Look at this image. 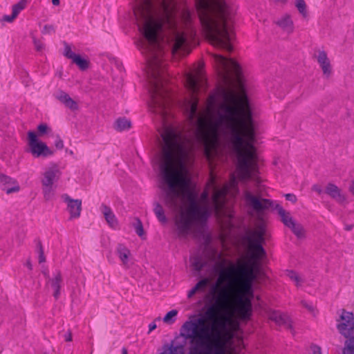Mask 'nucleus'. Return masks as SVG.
Wrapping results in <instances>:
<instances>
[{"label": "nucleus", "mask_w": 354, "mask_h": 354, "mask_svg": "<svg viewBox=\"0 0 354 354\" xmlns=\"http://www.w3.org/2000/svg\"><path fill=\"white\" fill-rule=\"evenodd\" d=\"M61 174V171L56 165L46 168L44 171L41 182L44 197L46 201L50 200L54 195L53 184L59 179Z\"/></svg>", "instance_id": "obj_7"}, {"label": "nucleus", "mask_w": 354, "mask_h": 354, "mask_svg": "<svg viewBox=\"0 0 354 354\" xmlns=\"http://www.w3.org/2000/svg\"><path fill=\"white\" fill-rule=\"evenodd\" d=\"M161 10L159 15L151 0H137L133 8L143 37L140 48L147 64H164L165 46L174 55H188L196 36L195 15L186 4L180 6L174 0H162Z\"/></svg>", "instance_id": "obj_3"}, {"label": "nucleus", "mask_w": 354, "mask_h": 354, "mask_svg": "<svg viewBox=\"0 0 354 354\" xmlns=\"http://www.w3.org/2000/svg\"><path fill=\"white\" fill-rule=\"evenodd\" d=\"M156 320L160 321V317H158L155 321H156Z\"/></svg>", "instance_id": "obj_62"}, {"label": "nucleus", "mask_w": 354, "mask_h": 354, "mask_svg": "<svg viewBox=\"0 0 354 354\" xmlns=\"http://www.w3.org/2000/svg\"><path fill=\"white\" fill-rule=\"evenodd\" d=\"M153 212L160 222L162 223H167V219L165 215V211L159 203H157L155 204Z\"/></svg>", "instance_id": "obj_30"}, {"label": "nucleus", "mask_w": 354, "mask_h": 354, "mask_svg": "<svg viewBox=\"0 0 354 354\" xmlns=\"http://www.w3.org/2000/svg\"><path fill=\"white\" fill-rule=\"evenodd\" d=\"M213 296L214 303L205 310L203 317L185 322L180 328V336L189 341V354H226V344L233 333L229 327L234 323L236 313L234 282H225Z\"/></svg>", "instance_id": "obj_4"}, {"label": "nucleus", "mask_w": 354, "mask_h": 354, "mask_svg": "<svg viewBox=\"0 0 354 354\" xmlns=\"http://www.w3.org/2000/svg\"><path fill=\"white\" fill-rule=\"evenodd\" d=\"M55 32V28L53 25H45L44 26L42 33L43 34H51Z\"/></svg>", "instance_id": "obj_45"}, {"label": "nucleus", "mask_w": 354, "mask_h": 354, "mask_svg": "<svg viewBox=\"0 0 354 354\" xmlns=\"http://www.w3.org/2000/svg\"><path fill=\"white\" fill-rule=\"evenodd\" d=\"M301 304L304 307H305L308 311L313 313L315 310V308L312 304H309L306 301H302Z\"/></svg>", "instance_id": "obj_47"}, {"label": "nucleus", "mask_w": 354, "mask_h": 354, "mask_svg": "<svg viewBox=\"0 0 354 354\" xmlns=\"http://www.w3.org/2000/svg\"><path fill=\"white\" fill-rule=\"evenodd\" d=\"M169 351L171 354H184V347L182 345L171 346Z\"/></svg>", "instance_id": "obj_41"}, {"label": "nucleus", "mask_w": 354, "mask_h": 354, "mask_svg": "<svg viewBox=\"0 0 354 354\" xmlns=\"http://www.w3.org/2000/svg\"><path fill=\"white\" fill-rule=\"evenodd\" d=\"M289 228L291 229L297 238L301 239L304 237L305 230L301 224L295 222Z\"/></svg>", "instance_id": "obj_31"}, {"label": "nucleus", "mask_w": 354, "mask_h": 354, "mask_svg": "<svg viewBox=\"0 0 354 354\" xmlns=\"http://www.w3.org/2000/svg\"><path fill=\"white\" fill-rule=\"evenodd\" d=\"M288 276L290 279L295 282L297 286L300 285L301 280L297 272L292 270L288 271Z\"/></svg>", "instance_id": "obj_40"}, {"label": "nucleus", "mask_w": 354, "mask_h": 354, "mask_svg": "<svg viewBox=\"0 0 354 354\" xmlns=\"http://www.w3.org/2000/svg\"><path fill=\"white\" fill-rule=\"evenodd\" d=\"M26 5V0H21L17 3L13 5L12 8V15H4L3 17V21L8 23L12 22L17 18L19 12L25 8Z\"/></svg>", "instance_id": "obj_24"}, {"label": "nucleus", "mask_w": 354, "mask_h": 354, "mask_svg": "<svg viewBox=\"0 0 354 354\" xmlns=\"http://www.w3.org/2000/svg\"><path fill=\"white\" fill-rule=\"evenodd\" d=\"M241 282V288L234 295L236 314L241 319H248L252 315V282L249 280Z\"/></svg>", "instance_id": "obj_6"}, {"label": "nucleus", "mask_w": 354, "mask_h": 354, "mask_svg": "<svg viewBox=\"0 0 354 354\" xmlns=\"http://www.w3.org/2000/svg\"><path fill=\"white\" fill-rule=\"evenodd\" d=\"M252 257L256 260L261 259L266 255V251L262 246L263 243L248 242Z\"/></svg>", "instance_id": "obj_28"}, {"label": "nucleus", "mask_w": 354, "mask_h": 354, "mask_svg": "<svg viewBox=\"0 0 354 354\" xmlns=\"http://www.w3.org/2000/svg\"><path fill=\"white\" fill-rule=\"evenodd\" d=\"M197 292L196 290H195L194 288H192L189 292H188V294H187V297L189 298H191L192 297H193L196 292Z\"/></svg>", "instance_id": "obj_54"}, {"label": "nucleus", "mask_w": 354, "mask_h": 354, "mask_svg": "<svg viewBox=\"0 0 354 354\" xmlns=\"http://www.w3.org/2000/svg\"><path fill=\"white\" fill-rule=\"evenodd\" d=\"M274 209L277 211L278 214L281 217V222L288 227L292 225L295 221L290 216L289 212L286 211L280 205H276Z\"/></svg>", "instance_id": "obj_27"}, {"label": "nucleus", "mask_w": 354, "mask_h": 354, "mask_svg": "<svg viewBox=\"0 0 354 354\" xmlns=\"http://www.w3.org/2000/svg\"><path fill=\"white\" fill-rule=\"evenodd\" d=\"M62 198L67 204V210L70 213V219L79 218L82 211V201L73 199L67 194H63Z\"/></svg>", "instance_id": "obj_14"}, {"label": "nucleus", "mask_w": 354, "mask_h": 354, "mask_svg": "<svg viewBox=\"0 0 354 354\" xmlns=\"http://www.w3.org/2000/svg\"><path fill=\"white\" fill-rule=\"evenodd\" d=\"M156 328V324L155 322L151 323L149 325V333H151L152 330H153Z\"/></svg>", "instance_id": "obj_55"}, {"label": "nucleus", "mask_w": 354, "mask_h": 354, "mask_svg": "<svg viewBox=\"0 0 354 354\" xmlns=\"http://www.w3.org/2000/svg\"><path fill=\"white\" fill-rule=\"evenodd\" d=\"M343 354H354V338H351L346 342Z\"/></svg>", "instance_id": "obj_36"}, {"label": "nucleus", "mask_w": 354, "mask_h": 354, "mask_svg": "<svg viewBox=\"0 0 354 354\" xmlns=\"http://www.w3.org/2000/svg\"><path fill=\"white\" fill-rule=\"evenodd\" d=\"M325 192L339 203L346 201V196L342 194L341 189L333 183H328L326 185Z\"/></svg>", "instance_id": "obj_21"}, {"label": "nucleus", "mask_w": 354, "mask_h": 354, "mask_svg": "<svg viewBox=\"0 0 354 354\" xmlns=\"http://www.w3.org/2000/svg\"><path fill=\"white\" fill-rule=\"evenodd\" d=\"M210 185L213 189L212 203L216 214L218 216L224 215L225 214L226 196L230 187L227 185H225L221 188L218 187L213 178L210 180Z\"/></svg>", "instance_id": "obj_8"}, {"label": "nucleus", "mask_w": 354, "mask_h": 354, "mask_svg": "<svg viewBox=\"0 0 354 354\" xmlns=\"http://www.w3.org/2000/svg\"><path fill=\"white\" fill-rule=\"evenodd\" d=\"M269 319L279 326H285L288 328H292L291 321L287 315L274 310L269 313Z\"/></svg>", "instance_id": "obj_19"}, {"label": "nucleus", "mask_w": 354, "mask_h": 354, "mask_svg": "<svg viewBox=\"0 0 354 354\" xmlns=\"http://www.w3.org/2000/svg\"><path fill=\"white\" fill-rule=\"evenodd\" d=\"M213 58L220 77L227 86H219L216 93L209 96L202 113L198 112V101L193 96L188 120L196 140L204 146L207 158H210L211 149L218 139L220 129L223 128L236 154L239 178L242 181L256 180V127L242 69L232 59L217 54H214Z\"/></svg>", "instance_id": "obj_1"}, {"label": "nucleus", "mask_w": 354, "mask_h": 354, "mask_svg": "<svg viewBox=\"0 0 354 354\" xmlns=\"http://www.w3.org/2000/svg\"><path fill=\"white\" fill-rule=\"evenodd\" d=\"M185 84L192 95L196 94L199 90L204 87L206 84V79L202 71L198 69L195 74L188 73L185 77Z\"/></svg>", "instance_id": "obj_12"}, {"label": "nucleus", "mask_w": 354, "mask_h": 354, "mask_svg": "<svg viewBox=\"0 0 354 354\" xmlns=\"http://www.w3.org/2000/svg\"><path fill=\"white\" fill-rule=\"evenodd\" d=\"M122 354H127V350L125 348H123L122 350Z\"/></svg>", "instance_id": "obj_60"}, {"label": "nucleus", "mask_w": 354, "mask_h": 354, "mask_svg": "<svg viewBox=\"0 0 354 354\" xmlns=\"http://www.w3.org/2000/svg\"><path fill=\"white\" fill-rule=\"evenodd\" d=\"M28 138L30 151L34 157H47L53 154V152L45 143L37 140V135L34 131H29Z\"/></svg>", "instance_id": "obj_9"}, {"label": "nucleus", "mask_w": 354, "mask_h": 354, "mask_svg": "<svg viewBox=\"0 0 354 354\" xmlns=\"http://www.w3.org/2000/svg\"><path fill=\"white\" fill-rule=\"evenodd\" d=\"M116 254L120 259L122 266L127 268H129L130 250L125 245L119 244L116 249Z\"/></svg>", "instance_id": "obj_23"}, {"label": "nucleus", "mask_w": 354, "mask_h": 354, "mask_svg": "<svg viewBox=\"0 0 354 354\" xmlns=\"http://www.w3.org/2000/svg\"><path fill=\"white\" fill-rule=\"evenodd\" d=\"M348 189H349L350 192L354 196V180H351Z\"/></svg>", "instance_id": "obj_53"}, {"label": "nucleus", "mask_w": 354, "mask_h": 354, "mask_svg": "<svg viewBox=\"0 0 354 354\" xmlns=\"http://www.w3.org/2000/svg\"><path fill=\"white\" fill-rule=\"evenodd\" d=\"M114 127L119 131H124L131 127V122L125 118H120L115 121Z\"/></svg>", "instance_id": "obj_29"}, {"label": "nucleus", "mask_w": 354, "mask_h": 354, "mask_svg": "<svg viewBox=\"0 0 354 354\" xmlns=\"http://www.w3.org/2000/svg\"><path fill=\"white\" fill-rule=\"evenodd\" d=\"M25 266L30 270H31L32 269V263L30 262V261L28 259L27 260V261L25 263Z\"/></svg>", "instance_id": "obj_56"}, {"label": "nucleus", "mask_w": 354, "mask_h": 354, "mask_svg": "<svg viewBox=\"0 0 354 354\" xmlns=\"http://www.w3.org/2000/svg\"><path fill=\"white\" fill-rule=\"evenodd\" d=\"M163 144L159 167L165 192V205L174 212L178 237L185 238L194 225L204 223L209 216L207 191L201 195L189 190V180L183 174L189 158L192 143L171 126L164 124L161 133Z\"/></svg>", "instance_id": "obj_2"}, {"label": "nucleus", "mask_w": 354, "mask_h": 354, "mask_svg": "<svg viewBox=\"0 0 354 354\" xmlns=\"http://www.w3.org/2000/svg\"><path fill=\"white\" fill-rule=\"evenodd\" d=\"M243 196L247 205L258 213L262 212L272 206V201L254 196L249 190H245Z\"/></svg>", "instance_id": "obj_10"}, {"label": "nucleus", "mask_w": 354, "mask_h": 354, "mask_svg": "<svg viewBox=\"0 0 354 354\" xmlns=\"http://www.w3.org/2000/svg\"><path fill=\"white\" fill-rule=\"evenodd\" d=\"M133 226H134L136 234L140 237H143V236L145 235V232H144L142 223L139 218H136V223L133 224Z\"/></svg>", "instance_id": "obj_35"}, {"label": "nucleus", "mask_w": 354, "mask_h": 354, "mask_svg": "<svg viewBox=\"0 0 354 354\" xmlns=\"http://www.w3.org/2000/svg\"><path fill=\"white\" fill-rule=\"evenodd\" d=\"M295 6L303 17L307 16L306 4L304 0H295Z\"/></svg>", "instance_id": "obj_33"}, {"label": "nucleus", "mask_w": 354, "mask_h": 354, "mask_svg": "<svg viewBox=\"0 0 354 354\" xmlns=\"http://www.w3.org/2000/svg\"><path fill=\"white\" fill-rule=\"evenodd\" d=\"M250 267L251 265L248 263H241L238 266H234V270L232 271V280L230 282L235 283L238 279L242 281Z\"/></svg>", "instance_id": "obj_22"}, {"label": "nucleus", "mask_w": 354, "mask_h": 354, "mask_svg": "<svg viewBox=\"0 0 354 354\" xmlns=\"http://www.w3.org/2000/svg\"><path fill=\"white\" fill-rule=\"evenodd\" d=\"M256 278V275L254 272V269L252 266H251L250 268L249 269L248 272H247L245 277L243 278V280H249L250 281L252 282Z\"/></svg>", "instance_id": "obj_42"}, {"label": "nucleus", "mask_w": 354, "mask_h": 354, "mask_svg": "<svg viewBox=\"0 0 354 354\" xmlns=\"http://www.w3.org/2000/svg\"><path fill=\"white\" fill-rule=\"evenodd\" d=\"M317 61L321 67L323 74L326 77H329L332 73V66L324 50H319L317 55Z\"/></svg>", "instance_id": "obj_16"}, {"label": "nucleus", "mask_w": 354, "mask_h": 354, "mask_svg": "<svg viewBox=\"0 0 354 354\" xmlns=\"http://www.w3.org/2000/svg\"><path fill=\"white\" fill-rule=\"evenodd\" d=\"M198 19L207 39L214 46L231 52L236 8L226 0H194Z\"/></svg>", "instance_id": "obj_5"}, {"label": "nucleus", "mask_w": 354, "mask_h": 354, "mask_svg": "<svg viewBox=\"0 0 354 354\" xmlns=\"http://www.w3.org/2000/svg\"><path fill=\"white\" fill-rule=\"evenodd\" d=\"M178 314V311L176 310H171L168 312L166 315L163 317V322L167 324H172L174 322V319L172 318L175 317Z\"/></svg>", "instance_id": "obj_37"}, {"label": "nucleus", "mask_w": 354, "mask_h": 354, "mask_svg": "<svg viewBox=\"0 0 354 354\" xmlns=\"http://www.w3.org/2000/svg\"><path fill=\"white\" fill-rule=\"evenodd\" d=\"M0 185L8 194L17 192L20 189V187L15 179L1 173H0Z\"/></svg>", "instance_id": "obj_15"}, {"label": "nucleus", "mask_w": 354, "mask_h": 354, "mask_svg": "<svg viewBox=\"0 0 354 354\" xmlns=\"http://www.w3.org/2000/svg\"><path fill=\"white\" fill-rule=\"evenodd\" d=\"M55 145L56 148L59 149H62L64 148V142L59 136H57L56 138Z\"/></svg>", "instance_id": "obj_46"}, {"label": "nucleus", "mask_w": 354, "mask_h": 354, "mask_svg": "<svg viewBox=\"0 0 354 354\" xmlns=\"http://www.w3.org/2000/svg\"><path fill=\"white\" fill-rule=\"evenodd\" d=\"M64 339L66 342H71L72 341V333L70 330H68L66 333L64 335Z\"/></svg>", "instance_id": "obj_51"}, {"label": "nucleus", "mask_w": 354, "mask_h": 354, "mask_svg": "<svg viewBox=\"0 0 354 354\" xmlns=\"http://www.w3.org/2000/svg\"><path fill=\"white\" fill-rule=\"evenodd\" d=\"M64 55L67 58L71 59H74V57L77 55L76 54H75L71 50V48L70 46L68 44H66V43H64Z\"/></svg>", "instance_id": "obj_39"}, {"label": "nucleus", "mask_w": 354, "mask_h": 354, "mask_svg": "<svg viewBox=\"0 0 354 354\" xmlns=\"http://www.w3.org/2000/svg\"><path fill=\"white\" fill-rule=\"evenodd\" d=\"M52 3L54 6H59L60 3L59 0H52Z\"/></svg>", "instance_id": "obj_57"}, {"label": "nucleus", "mask_w": 354, "mask_h": 354, "mask_svg": "<svg viewBox=\"0 0 354 354\" xmlns=\"http://www.w3.org/2000/svg\"><path fill=\"white\" fill-rule=\"evenodd\" d=\"M309 354H322L321 348L316 345L311 346Z\"/></svg>", "instance_id": "obj_48"}, {"label": "nucleus", "mask_w": 354, "mask_h": 354, "mask_svg": "<svg viewBox=\"0 0 354 354\" xmlns=\"http://www.w3.org/2000/svg\"><path fill=\"white\" fill-rule=\"evenodd\" d=\"M339 333L346 337H350L354 330V317L351 313L343 310L340 323L337 325Z\"/></svg>", "instance_id": "obj_13"}, {"label": "nucleus", "mask_w": 354, "mask_h": 354, "mask_svg": "<svg viewBox=\"0 0 354 354\" xmlns=\"http://www.w3.org/2000/svg\"><path fill=\"white\" fill-rule=\"evenodd\" d=\"M227 261L221 259L216 261L214 266V270L218 274L216 285H223L225 282H230L232 280V271L234 270V265L231 264L226 268Z\"/></svg>", "instance_id": "obj_11"}, {"label": "nucleus", "mask_w": 354, "mask_h": 354, "mask_svg": "<svg viewBox=\"0 0 354 354\" xmlns=\"http://www.w3.org/2000/svg\"><path fill=\"white\" fill-rule=\"evenodd\" d=\"M37 130L39 134L43 135L48 132V127L46 124H40L37 127Z\"/></svg>", "instance_id": "obj_44"}, {"label": "nucleus", "mask_w": 354, "mask_h": 354, "mask_svg": "<svg viewBox=\"0 0 354 354\" xmlns=\"http://www.w3.org/2000/svg\"><path fill=\"white\" fill-rule=\"evenodd\" d=\"M232 178H233L232 179V183L234 184V183H235V178H234V176H232Z\"/></svg>", "instance_id": "obj_61"}, {"label": "nucleus", "mask_w": 354, "mask_h": 354, "mask_svg": "<svg viewBox=\"0 0 354 354\" xmlns=\"http://www.w3.org/2000/svg\"><path fill=\"white\" fill-rule=\"evenodd\" d=\"M100 209L109 225L113 228L118 227L117 218L111 209L104 204L101 205Z\"/></svg>", "instance_id": "obj_25"}, {"label": "nucleus", "mask_w": 354, "mask_h": 354, "mask_svg": "<svg viewBox=\"0 0 354 354\" xmlns=\"http://www.w3.org/2000/svg\"><path fill=\"white\" fill-rule=\"evenodd\" d=\"M209 279L207 278L200 280L194 287L197 291H203L209 283Z\"/></svg>", "instance_id": "obj_38"}, {"label": "nucleus", "mask_w": 354, "mask_h": 354, "mask_svg": "<svg viewBox=\"0 0 354 354\" xmlns=\"http://www.w3.org/2000/svg\"><path fill=\"white\" fill-rule=\"evenodd\" d=\"M192 264L196 271L200 272L205 266L206 262L203 261L201 258L196 257L194 259Z\"/></svg>", "instance_id": "obj_34"}, {"label": "nucleus", "mask_w": 354, "mask_h": 354, "mask_svg": "<svg viewBox=\"0 0 354 354\" xmlns=\"http://www.w3.org/2000/svg\"><path fill=\"white\" fill-rule=\"evenodd\" d=\"M312 189L316 192H317L319 194H322L323 190L321 187L320 185H314L313 187H312Z\"/></svg>", "instance_id": "obj_52"}, {"label": "nucleus", "mask_w": 354, "mask_h": 354, "mask_svg": "<svg viewBox=\"0 0 354 354\" xmlns=\"http://www.w3.org/2000/svg\"><path fill=\"white\" fill-rule=\"evenodd\" d=\"M286 199L290 201L292 203H295L297 201V197L295 195L292 194H286L285 195Z\"/></svg>", "instance_id": "obj_50"}, {"label": "nucleus", "mask_w": 354, "mask_h": 354, "mask_svg": "<svg viewBox=\"0 0 354 354\" xmlns=\"http://www.w3.org/2000/svg\"><path fill=\"white\" fill-rule=\"evenodd\" d=\"M72 61L78 66L81 70H85L88 67V62L86 59L82 58L79 55H77Z\"/></svg>", "instance_id": "obj_32"}, {"label": "nucleus", "mask_w": 354, "mask_h": 354, "mask_svg": "<svg viewBox=\"0 0 354 354\" xmlns=\"http://www.w3.org/2000/svg\"><path fill=\"white\" fill-rule=\"evenodd\" d=\"M62 276L59 270H56L52 278H49L47 284H49L53 290V296L57 299L60 295V289L62 283Z\"/></svg>", "instance_id": "obj_17"}, {"label": "nucleus", "mask_w": 354, "mask_h": 354, "mask_svg": "<svg viewBox=\"0 0 354 354\" xmlns=\"http://www.w3.org/2000/svg\"><path fill=\"white\" fill-rule=\"evenodd\" d=\"M33 43L37 50L40 51L43 49V44L41 41L34 38Z\"/></svg>", "instance_id": "obj_49"}, {"label": "nucleus", "mask_w": 354, "mask_h": 354, "mask_svg": "<svg viewBox=\"0 0 354 354\" xmlns=\"http://www.w3.org/2000/svg\"><path fill=\"white\" fill-rule=\"evenodd\" d=\"M39 247V263H41L46 261V258L44 256V250L42 248V245L41 243H39L38 244Z\"/></svg>", "instance_id": "obj_43"}, {"label": "nucleus", "mask_w": 354, "mask_h": 354, "mask_svg": "<svg viewBox=\"0 0 354 354\" xmlns=\"http://www.w3.org/2000/svg\"><path fill=\"white\" fill-rule=\"evenodd\" d=\"M353 229V225H346L345 227V230H347V231H350Z\"/></svg>", "instance_id": "obj_58"}, {"label": "nucleus", "mask_w": 354, "mask_h": 354, "mask_svg": "<svg viewBox=\"0 0 354 354\" xmlns=\"http://www.w3.org/2000/svg\"><path fill=\"white\" fill-rule=\"evenodd\" d=\"M161 354H171V353L168 349L167 351H164Z\"/></svg>", "instance_id": "obj_59"}, {"label": "nucleus", "mask_w": 354, "mask_h": 354, "mask_svg": "<svg viewBox=\"0 0 354 354\" xmlns=\"http://www.w3.org/2000/svg\"><path fill=\"white\" fill-rule=\"evenodd\" d=\"M275 24L281 28L283 31L288 35L292 34L294 32V23L292 20L291 16L288 14L281 16L275 21Z\"/></svg>", "instance_id": "obj_20"}, {"label": "nucleus", "mask_w": 354, "mask_h": 354, "mask_svg": "<svg viewBox=\"0 0 354 354\" xmlns=\"http://www.w3.org/2000/svg\"><path fill=\"white\" fill-rule=\"evenodd\" d=\"M56 98L72 111H75L78 109L77 103L64 91H60L56 96Z\"/></svg>", "instance_id": "obj_26"}, {"label": "nucleus", "mask_w": 354, "mask_h": 354, "mask_svg": "<svg viewBox=\"0 0 354 354\" xmlns=\"http://www.w3.org/2000/svg\"><path fill=\"white\" fill-rule=\"evenodd\" d=\"M266 234V225L263 221H259L251 235L248 237V242L263 243Z\"/></svg>", "instance_id": "obj_18"}]
</instances>
